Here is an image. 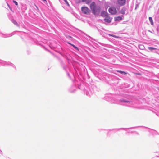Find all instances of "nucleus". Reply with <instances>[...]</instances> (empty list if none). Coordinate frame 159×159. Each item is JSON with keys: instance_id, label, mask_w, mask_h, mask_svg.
Returning <instances> with one entry per match:
<instances>
[{"instance_id": "obj_1", "label": "nucleus", "mask_w": 159, "mask_h": 159, "mask_svg": "<svg viewBox=\"0 0 159 159\" xmlns=\"http://www.w3.org/2000/svg\"><path fill=\"white\" fill-rule=\"evenodd\" d=\"M90 9L92 13L94 15L99 13L100 12V8L98 6H96L94 2H93L90 5Z\"/></svg>"}, {"instance_id": "obj_2", "label": "nucleus", "mask_w": 159, "mask_h": 159, "mask_svg": "<svg viewBox=\"0 0 159 159\" xmlns=\"http://www.w3.org/2000/svg\"><path fill=\"white\" fill-rule=\"evenodd\" d=\"M120 102L124 103V105L130 107H134V102L132 101H130L127 100H121L120 101Z\"/></svg>"}, {"instance_id": "obj_3", "label": "nucleus", "mask_w": 159, "mask_h": 159, "mask_svg": "<svg viewBox=\"0 0 159 159\" xmlns=\"http://www.w3.org/2000/svg\"><path fill=\"white\" fill-rule=\"evenodd\" d=\"M6 65L11 66L15 68V66L12 63L9 62H7L0 60V66H5Z\"/></svg>"}, {"instance_id": "obj_4", "label": "nucleus", "mask_w": 159, "mask_h": 159, "mask_svg": "<svg viewBox=\"0 0 159 159\" xmlns=\"http://www.w3.org/2000/svg\"><path fill=\"white\" fill-rule=\"evenodd\" d=\"M82 12L84 14H89L90 10L87 7H83L81 8Z\"/></svg>"}, {"instance_id": "obj_5", "label": "nucleus", "mask_w": 159, "mask_h": 159, "mask_svg": "<svg viewBox=\"0 0 159 159\" xmlns=\"http://www.w3.org/2000/svg\"><path fill=\"white\" fill-rule=\"evenodd\" d=\"M13 35L12 33L7 34L2 33L0 31V36L3 38H8L12 36Z\"/></svg>"}, {"instance_id": "obj_6", "label": "nucleus", "mask_w": 159, "mask_h": 159, "mask_svg": "<svg viewBox=\"0 0 159 159\" xmlns=\"http://www.w3.org/2000/svg\"><path fill=\"white\" fill-rule=\"evenodd\" d=\"M109 12L112 15L115 14L116 13V8L112 7L109 8Z\"/></svg>"}, {"instance_id": "obj_7", "label": "nucleus", "mask_w": 159, "mask_h": 159, "mask_svg": "<svg viewBox=\"0 0 159 159\" xmlns=\"http://www.w3.org/2000/svg\"><path fill=\"white\" fill-rule=\"evenodd\" d=\"M126 0H117L118 3L121 6L124 5L126 2Z\"/></svg>"}, {"instance_id": "obj_8", "label": "nucleus", "mask_w": 159, "mask_h": 159, "mask_svg": "<svg viewBox=\"0 0 159 159\" xmlns=\"http://www.w3.org/2000/svg\"><path fill=\"white\" fill-rule=\"evenodd\" d=\"M112 18L109 17L108 16L106 17V18L104 19V21L108 23H109L111 21Z\"/></svg>"}, {"instance_id": "obj_9", "label": "nucleus", "mask_w": 159, "mask_h": 159, "mask_svg": "<svg viewBox=\"0 0 159 159\" xmlns=\"http://www.w3.org/2000/svg\"><path fill=\"white\" fill-rule=\"evenodd\" d=\"M127 10V8L125 7H123V8L120 11V13L122 14H124L125 13V11Z\"/></svg>"}, {"instance_id": "obj_10", "label": "nucleus", "mask_w": 159, "mask_h": 159, "mask_svg": "<svg viewBox=\"0 0 159 159\" xmlns=\"http://www.w3.org/2000/svg\"><path fill=\"white\" fill-rule=\"evenodd\" d=\"M101 15L102 16H105L106 17L108 16L107 13L104 11H102L101 12Z\"/></svg>"}, {"instance_id": "obj_11", "label": "nucleus", "mask_w": 159, "mask_h": 159, "mask_svg": "<svg viewBox=\"0 0 159 159\" xmlns=\"http://www.w3.org/2000/svg\"><path fill=\"white\" fill-rule=\"evenodd\" d=\"M122 19V18L120 16H117L115 18V21H119Z\"/></svg>"}, {"instance_id": "obj_12", "label": "nucleus", "mask_w": 159, "mask_h": 159, "mask_svg": "<svg viewBox=\"0 0 159 159\" xmlns=\"http://www.w3.org/2000/svg\"><path fill=\"white\" fill-rule=\"evenodd\" d=\"M11 22L15 25L17 26H19V25L18 24L17 22L14 19H12L11 20Z\"/></svg>"}, {"instance_id": "obj_13", "label": "nucleus", "mask_w": 159, "mask_h": 159, "mask_svg": "<svg viewBox=\"0 0 159 159\" xmlns=\"http://www.w3.org/2000/svg\"><path fill=\"white\" fill-rule=\"evenodd\" d=\"M149 20L150 22H151V25H153V20L151 17H149Z\"/></svg>"}, {"instance_id": "obj_14", "label": "nucleus", "mask_w": 159, "mask_h": 159, "mask_svg": "<svg viewBox=\"0 0 159 159\" xmlns=\"http://www.w3.org/2000/svg\"><path fill=\"white\" fill-rule=\"evenodd\" d=\"M149 50L150 51H153V50H155L157 49L156 48L153 47H149L148 48Z\"/></svg>"}, {"instance_id": "obj_15", "label": "nucleus", "mask_w": 159, "mask_h": 159, "mask_svg": "<svg viewBox=\"0 0 159 159\" xmlns=\"http://www.w3.org/2000/svg\"><path fill=\"white\" fill-rule=\"evenodd\" d=\"M109 35L110 36H111L113 37H115V38H118V37L116 36L114 34H109Z\"/></svg>"}, {"instance_id": "obj_16", "label": "nucleus", "mask_w": 159, "mask_h": 159, "mask_svg": "<svg viewBox=\"0 0 159 159\" xmlns=\"http://www.w3.org/2000/svg\"><path fill=\"white\" fill-rule=\"evenodd\" d=\"M117 72H119L121 74H126V73L125 72L122 71H121V70H118V71H117Z\"/></svg>"}, {"instance_id": "obj_17", "label": "nucleus", "mask_w": 159, "mask_h": 159, "mask_svg": "<svg viewBox=\"0 0 159 159\" xmlns=\"http://www.w3.org/2000/svg\"><path fill=\"white\" fill-rule=\"evenodd\" d=\"M139 48L141 49H143L144 48V47L143 45H140L139 46Z\"/></svg>"}, {"instance_id": "obj_18", "label": "nucleus", "mask_w": 159, "mask_h": 159, "mask_svg": "<svg viewBox=\"0 0 159 159\" xmlns=\"http://www.w3.org/2000/svg\"><path fill=\"white\" fill-rule=\"evenodd\" d=\"M64 2H65L66 3V4L68 6H69V5L68 3V2H67V0H64Z\"/></svg>"}, {"instance_id": "obj_19", "label": "nucleus", "mask_w": 159, "mask_h": 159, "mask_svg": "<svg viewBox=\"0 0 159 159\" xmlns=\"http://www.w3.org/2000/svg\"><path fill=\"white\" fill-rule=\"evenodd\" d=\"M13 2L16 5H18V3L16 1H14V0H13Z\"/></svg>"}, {"instance_id": "obj_20", "label": "nucleus", "mask_w": 159, "mask_h": 159, "mask_svg": "<svg viewBox=\"0 0 159 159\" xmlns=\"http://www.w3.org/2000/svg\"><path fill=\"white\" fill-rule=\"evenodd\" d=\"M85 93H86V95H87V96H90L91 95H90V94H89V92H87V91H86L85 92Z\"/></svg>"}, {"instance_id": "obj_21", "label": "nucleus", "mask_w": 159, "mask_h": 159, "mask_svg": "<svg viewBox=\"0 0 159 159\" xmlns=\"http://www.w3.org/2000/svg\"><path fill=\"white\" fill-rule=\"evenodd\" d=\"M72 45L73 46V47L75 49H78V48L76 47L74 45Z\"/></svg>"}, {"instance_id": "obj_22", "label": "nucleus", "mask_w": 159, "mask_h": 159, "mask_svg": "<svg viewBox=\"0 0 159 159\" xmlns=\"http://www.w3.org/2000/svg\"><path fill=\"white\" fill-rule=\"evenodd\" d=\"M113 103H118V102H113Z\"/></svg>"}, {"instance_id": "obj_23", "label": "nucleus", "mask_w": 159, "mask_h": 159, "mask_svg": "<svg viewBox=\"0 0 159 159\" xmlns=\"http://www.w3.org/2000/svg\"><path fill=\"white\" fill-rule=\"evenodd\" d=\"M82 2H85L87 1V0H81Z\"/></svg>"}, {"instance_id": "obj_24", "label": "nucleus", "mask_w": 159, "mask_h": 159, "mask_svg": "<svg viewBox=\"0 0 159 159\" xmlns=\"http://www.w3.org/2000/svg\"><path fill=\"white\" fill-rule=\"evenodd\" d=\"M70 91L71 93H73L74 92V91H71V90H70Z\"/></svg>"}, {"instance_id": "obj_25", "label": "nucleus", "mask_w": 159, "mask_h": 159, "mask_svg": "<svg viewBox=\"0 0 159 159\" xmlns=\"http://www.w3.org/2000/svg\"><path fill=\"white\" fill-rule=\"evenodd\" d=\"M126 129L125 128H121V129H118V130H120V129Z\"/></svg>"}, {"instance_id": "obj_26", "label": "nucleus", "mask_w": 159, "mask_h": 159, "mask_svg": "<svg viewBox=\"0 0 159 159\" xmlns=\"http://www.w3.org/2000/svg\"><path fill=\"white\" fill-rule=\"evenodd\" d=\"M134 127H132V128H129V129H133Z\"/></svg>"}, {"instance_id": "obj_27", "label": "nucleus", "mask_w": 159, "mask_h": 159, "mask_svg": "<svg viewBox=\"0 0 159 159\" xmlns=\"http://www.w3.org/2000/svg\"><path fill=\"white\" fill-rule=\"evenodd\" d=\"M43 1L46 2V0H43Z\"/></svg>"}, {"instance_id": "obj_28", "label": "nucleus", "mask_w": 159, "mask_h": 159, "mask_svg": "<svg viewBox=\"0 0 159 159\" xmlns=\"http://www.w3.org/2000/svg\"><path fill=\"white\" fill-rule=\"evenodd\" d=\"M80 2V0H79V2Z\"/></svg>"}, {"instance_id": "obj_29", "label": "nucleus", "mask_w": 159, "mask_h": 159, "mask_svg": "<svg viewBox=\"0 0 159 159\" xmlns=\"http://www.w3.org/2000/svg\"><path fill=\"white\" fill-rule=\"evenodd\" d=\"M68 75H69V74L68 73Z\"/></svg>"}]
</instances>
